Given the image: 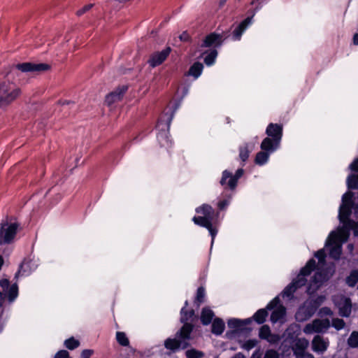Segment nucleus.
<instances>
[{
	"label": "nucleus",
	"mask_w": 358,
	"mask_h": 358,
	"mask_svg": "<svg viewBox=\"0 0 358 358\" xmlns=\"http://www.w3.org/2000/svg\"><path fill=\"white\" fill-rule=\"evenodd\" d=\"M34 263L29 261H24L20 266L18 271L16 273L15 278H17L19 276H27L29 275L32 271L36 268Z\"/></svg>",
	"instance_id": "19"
},
{
	"label": "nucleus",
	"mask_w": 358,
	"mask_h": 358,
	"mask_svg": "<svg viewBox=\"0 0 358 358\" xmlns=\"http://www.w3.org/2000/svg\"><path fill=\"white\" fill-rule=\"evenodd\" d=\"M348 344L351 348H357L358 347V332L357 331H353L348 340Z\"/></svg>",
	"instance_id": "36"
},
{
	"label": "nucleus",
	"mask_w": 358,
	"mask_h": 358,
	"mask_svg": "<svg viewBox=\"0 0 358 358\" xmlns=\"http://www.w3.org/2000/svg\"><path fill=\"white\" fill-rule=\"evenodd\" d=\"M353 43L355 45H358V34H355L353 37Z\"/></svg>",
	"instance_id": "53"
},
{
	"label": "nucleus",
	"mask_w": 358,
	"mask_h": 358,
	"mask_svg": "<svg viewBox=\"0 0 358 358\" xmlns=\"http://www.w3.org/2000/svg\"><path fill=\"white\" fill-rule=\"evenodd\" d=\"M349 234L346 230L332 231L325 243V247L329 250V257L338 259L342 252V245L348 241Z\"/></svg>",
	"instance_id": "2"
},
{
	"label": "nucleus",
	"mask_w": 358,
	"mask_h": 358,
	"mask_svg": "<svg viewBox=\"0 0 358 358\" xmlns=\"http://www.w3.org/2000/svg\"><path fill=\"white\" fill-rule=\"evenodd\" d=\"M92 4H87V5H85V6H83L81 9L78 10L77 11V15H81L83 14H84L85 12L88 11L90 9L92 8Z\"/></svg>",
	"instance_id": "45"
},
{
	"label": "nucleus",
	"mask_w": 358,
	"mask_h": 358,
	"mask_svg": "<svg viewBox=\"0 0 358 358\" xmlns=\"http://www.w3.org/2000/svg\"><path fill=\"white\" fill-rule=\"evenodd\" d=\"M264 358H279V354L275 350H268L265 352Z\"/></svg>",
	"instance_id": "44"
},
{
	"label": "nucleus",
	"mask_w": 358,
	"mask_h": 358,
	"mask_svg": "<svg viewBox=\"0 0 358 358\" xmlns=\"http://www.w3.org/2000/svg\"><path fill=\"white\" fill-rule=\"evenodd\" d=\"M15 69L23 73H40L50 69V66L45 63L24 62L17 64Z\"/></svg>",
	"instance_id": "12"
},
{
	"label": "nucleus",
	"mask_w": 358,
	"mask_h": 358,
	"mask_svg": "<svg viewBox=\"0 0 358 358\" xmlns=\"http://www.w3.org/2000/svg\"><path fill=\"white\" fill-rule=\"evenodd\" d=\"M225 324L220 318H215L212 324V333L215 335H220L223 333Z\"/></svg>",
	"instance_id": "24"
},
{
	"label": "nucleus",
	"mask_w": 358,
	"mask_h": 358,
	"mask_svg": "<svg viewBox=\"0 0 358 358\" xmlns=\"http://www.w3.org/2000/svg\"><path fill=\"white\" fill-rule=\"evenodd\" d=\"M348 249H349L350 251H352L353 250L354 246H353L352 244H349L348 245Z\"/></svg>",
	"instance_id": "55"
},
{
	"label": "nucleus",
	"mask_w": 358,
	"mask_h": 358,
	"mask_svg": "<svg viewBox=\"0 0 358 358\" xmlns=\"http://www.w3.org/2000/svg\"><path fill=\"white\" fill-rule=\"evenodd\" d=\"M266 309L273 310L271 315V321L273 323L285 322L286 308L280 304L279 296L275 297L267 306Z\"/></svg>",
	"instance_id": "10"
},
{
	"label": "nucleus",
	"mask_w": 358,
	"mask_h": 358,
	"mask_svg": "<svg viewBox=\"0 0 358 358\" xmlns=\"http://www.w3.org/2000/svg\"><path fill=\"white\" fill-rule=\"evenodd\" d=\"M116 339L118 343L122 346H128L129 344V339L124 332L117 331L116 334Z\"/></svg>",
	"instance_id": "34"
},
{
	"label": "nucleus",
	"mask_w": 358,
	"mask_h": 358,
	"mask_svg": "<svg viewBox=\"0 0 358 358\" xmlns=\"http://www.w3.org/2000/svg\"><path fill=\"white\" fill-rule=\"evenodd\" d=\"M206 297V291L203 287H200L197 289L196 295L195 297L194 303L197 306H199L201 303L204 302Z\"/></svg>",
	"instance_id": "30"
},
{
	"label": "nucleus",
	"mask_w": 358,
	"mask_h": 358,
	"mask_svg": "<svg viewBox=\"0 0 358 358\" xmlns=\"http://www.w3.org/2000/svg\"><path fill=\"white\" fill-rule=\"evenodd\" d=\"M262 357V352L260 349L256 350L252 355L250 358H261Z\"/></svg>",
	"instance_id": "51"
},
{
	"label": "nucleus",
	"mask_w": 358,
	"mask_h": 358,
	"mask_svg": "<svg viewBox=\"0 0 358 358\" xmlns=\"http://www.w3.org/2000/svg\"><path fill=\"white\" fill-rule=\"evenodd\" d=\"M243 170L239 169L236 171L234 176H232L228 171H224L222 173V177L220 180L222 185L227 184L228 187L233 189L236 187L238 180L243 176Z\"/></svg>",
	"instance_id": "13"
},
{
	"label": "nucleus",
	"mask_w": 358,
	"mask_h": 358,
	"mask_svg": "<svg viewBox=\"0 0 358 358\" xmlns=\"http://www.w3.org/2000/svg\"><path fill=\"white\" fill-rule=\"evenodd\" d=\"M267 315H268V313L265 309H260L255 313L253 317H254V320L258 324H262L265 322Z\"/></svg>",
	"instance_id": "31"
},
{
	"label": "nucleus",
	"mask_w": 358,
	"mask_h": 358,
	"mask_svg": "<svg viewBox=\"0 0 358 358\" xmlns=\"http://www.w3.org/2000/svg\"><path fill=\"white\" fill-rule=\"evenodd\" d=\"M272 152L268 150H263L259 152L255 157V163L259 165H264L266 164L269 158V155Z\"/></svg>",
	"instance_id": "26"
},
{
	"label": "nucleus",
	"mask_w": 358,
	"mask_h": 358,
	"mask_svg": "<svg viewBox=\"0 0 358 358\" xmlns=\"http://www.w3.org/2000/svg\"><path fill=\"white\" fill-rule=\"evenodd\" d=\"M0 307L8 301L13 302L18 296V286L16 283L10 284L8 279L3 278L0 280Z\"/></svg>",
	"instance_id": "7"
},
{
	"label": "nucleus",
	"mask_w": 358,
	"mask_h": 358,
	"mask_svg": "<svg viewBox=\"0 0 358 358\" xmlns=\"http://www.w3.org/2000/svg\"><path fill=\"white\" fill-rule=\"evenodd\" d=\"M342 301L338 304L339 314L343 317H348L351 313V301L348 298H344Z\"/></svg>",
	"instance_id": "22"
},
{
	"label": "nucleus",
	"mask_w": 358,
	"mask_h": 358,
	"mask_svg": "<svg viewBox=\"0 0 358 358\" xmlns=\"http://www.w3.org/2000/svg\"><path fill=\"white\" fill-rule=\"evenodd\" d=\"M21 89L15 83L3 81L0 83V108H6L21 94Z\"/></svg>",
	"instance_id": "6"
},
{
	"label": "nucleus",
	"mask_w": 358,
	"mask_h": 358,
	"mask_svg": "<svg viewBox=\"0 0 358 358\" xmlns=\"http://www.w3.org/2000/svg\"><path fill=\"white\" fill-rule=\"evenodd\" d=\"M320 301H306L297 310L295 317L299 322H303L309 319L315 312L318 306L324 301V297H319Z\"/></svg>",
	"instance_id": "9"
},
{
	"label": "nucleus",
	"mask_w": 358,
	"mask_h": 358,
	"mask_svg": "<svg viewBox=\"0 0 358 358\" xmlns=\"http://www.w3.org/2000/svg\"><path fill=\"white\" fill-rule=\"evenodd\" d=\"M315 257L318 259L317 270L311 278L307 287L308 294L315 292L328 278L326 273H324L321 268L325 264L326 254L324 249L319 250L315 253Z\"/></svg>",
	"instance_id": "5"
},
{
	"label": "nucleus",
	"mask_w": 358,
	"mask_h": 358,
	"mask_svg": "<svg viewBox=\"0 0 358 358\" xmlns=\"http://www.w3.org/2000/svg\"><path fill=\"white\" fill-rule=\"evenodd\" d=\"M158 141L163 146L171 145V141L168 138L166 133H161L157 136Z\"/></svg>",
	"instance_id": "38"
},
{
	"label": "nucleus",
	"mask_w": 358,
	"mask_h": 358,
	"mask_svg": "<svg viewBox=\"0 0 358 358\" xmlns=\"http://www.w3.org/2000/svg\"><path fill=\"white\" fill-rule=\"evenodd\" d=\"M239 157L241 159L245 162L249 157V150L247 145L241 147L239 149Z\"/></svg>",
	"instance_id": "40"
},
{
	"label": "nucleus",
	"mask_w": 358,
	"mask_h": 358,
	"mask_svg": "<svg viewBox=\"0 0 358 358\" xmlns=\"http://www.w3.org/2000/svg\"><path fill=\"white\" fill-rule=\"evenodd\" d=\"M68 358H71V357H69V355L68 356Z\"/></svg>",
	"instance_id": "56"
},
{
	"label": "nucleus",
	"mask_w": 358,
	"mask_h": 358,
	"mask_svg": "<svg viewBox=\"0 0 358 358\" xmlns=\"http://www.w3.org/2000/svg\"><path fill=\"white\" fill-rule=\"evenodd\" d=\"M214 316L215 315L212 310L208 307L203 308L201 311V321L203 324L208 325L212 322Z\"/></svg>",
	"instance_id": "23"
},
{
	"label": "nucleus",
	"mask_w": 358,
	"mask_h": 358,
	"mask_svg": "<svg viewBox=\"0 0 358 358\" xmlns=\"http://www.w3.org/2000/svg\"><path fill=\"white\" fill-rule=\"evenodd\" d=\"M309 346V342L307 339L304 338H299L296 340L293 347L292 350L294 352V355L296 357H299L303 352H306V350Z\"/></svg>",
	"instance_id": "20"
},
{
	"label": "nucleus",
	"mask_w": 358,
	"mask_h": 358,
	"mask_svg": "<svg viewBox=\"0 0 358 358\" xmlns=\"http://www.w3.org/2000/svg\"><path fill=\"white\" fill-rule=\"evenodd\" d=\"M320 313L321 315H331L332 311L331 310V309L329 308L324 307L320 309Z\"/></svg>",
	"instance_id": "49"
},
{
	"label": "nucleus",
	"mask_w": 358,
	"mask_h": 358,
	"mask_svg": "<svg viewBox=\"0 0 358 358\" xmlns=\"http://www.w3.org/2000/svg\"><path fill=\"white\" fill-rule=\"evenodd\" d=\"M222 43V36L220 34L212 33L205 38L201 46L216 48L220 46Z\"/></svg>",
	"instance_id": "18"
},
{
	"label": "nucleus",
	"mask_w": 358,
	"mask_h": 358,
	"mask_svg": "<svg viewBox=\"0 0 358 358\" xmlns=\"http://www.w3.org/2000/svg\"><path fill=\"white\" fill-rule=\"evenodd\" d=\"M332 326L337 330L342 329L345 327V322L342 319H333Z\"/></svg>",
	"instance_id": "43"
},
{
	"label": "nucleus",
	"mask_w": 358,
	"mask_h": 358,
	"mask_svg": "<svg viewBox=\"0 0 358 358\" xmlns=\"http://www.w3.org/2000/svg\"><path fill=\"white\" fill-rule=\"evenodd\" d=\"M20 224L17 222H5L0 227V245L12 243L16 236Z\"/></svg>",
	"instance_id": "8"
},
{
	"label": "nucleus",
	"mask_w": 358,
	"mask_h": 358,
	"mask_svg": "<svg viewBox=\"0 0 358 358\" xmlns=\"http://www.w3.org/2000/svg\"><path fill=\"white\" fill-rule=\"evenodd\" d=\"M217 56L216 50H212L204 58V62L207 66L212 65Z\"/></svg>",
	"instance_id": "35"
},
{
	"label": "nucleus",
	"mask_w": 358,
	"mask_h": 358,
	"mask_svg": "<svg viewBox=\"0 0 358 358\" xmlns=\"http://www.w3.org/2000/svg\"><path fill=\"white\" fill-rule=\"evenodd\" d=\"M203 66L201 63L196 62L189 69L188 75L193 76L194 78H197L201 74Z\"/></svg>",
	"instance_id": "27"
},
{
	"label": "nucleus",
	"mask_w": 358,
	"mask_h": 358,
	"mask_svg": "<svg viewBox=\"0 0 358 358\" xmlns=\"http://www.w3.org/2000/svg\"><path fill=\"white\" fill-rule=\"evenodd\" d=\"M259 337L271 344L277 343L280 341V336L278 334H272L270 327L266 324L259 329Z\"/></svg>",
	"instance_id": "15"
},
{
	"label": "nucleus",
	"mask_w": 358,
	"mask_h": 358,
	"mask_svg": "<svg viewBox=\"0 0 358 358\" xmlns=\"http://www.w3.org/2000/svg\"><path fill=\"white\" fill-rule=\"evenodd\" d=\"M350 169L353 171H358V158L355 159L350 165Z\"/></svg>",
	"instance_id": "50"
},
{
	"label": "nucleus",
	"mask_w": 358,
	"mask_h": 358,
	"mask_svg": "<svg viewBox=\"0 0 358 358\" xmlns=\"http://www.w3.org/2000/svg\"><path fill=\"white\" fill-rule=\"evenodd\" d=\"M268 137L261 143L262 150L274 152L280 145L282 136V127L278 124L270 123L266 130Z\"/></svg>",
	"instance_id": "4"
},
{
	"label": "nucleus",
	"mask_w": 358,
	"mask_h": 358,
	"mask_svg": "<svg viewBox=\"0 0 358 358\" xmlns=\"http://www.w3.org/2000/svg\"><path fill=\"white\" fill-rule=\"evenodd\" d=\"M127 90V87L122 86L108 94L106 97V103L107 105L110 106L113 103L120 101Z\"/></svg>",
	"instance_id": "17"
},
{
	"label": "nucleus",
	"mask_w": 358,
	"mask_h": 358,
	"mask_svg": "<svg viewBox=\"0 0 358 358\" xmlns=\"http://www.w3.org/2000/svg\"><path fill=\"white\" fill-rule=\"evenodd\" d=\"M229 328H238L243 325V322L241 320L232 318L227 322Z\"/></svg>",
	"instance_id": "41"
},
{
	"label": "nucleus",
	"mask_w": 358,
	"mask_h": 358,
	"mask_svg": "<svg viewBox=\"0 0 358 358\" xmlns=\"http://www.w3.org/2000/svg\"><path fill=\"white\" fill-rule=\"evenodd\" d=\"M257 344V341L255 339H250L246 341L243 345L242 348L245 350H250L253 348H255Z\"/></svg>",
	"instance_id": "39"
},
{
	"label": "nucleus",
	"mask_w": 358,
	"mask_h": 358,
	"mask_svg": "<svg viewBox=\"0 0 358 358\" xmlns=\"http://www.w3.org/2000/svg\"><path fill=\"white\" fill-rule=\"evenodd\" d=\"M358 282V271L354 270L351 271L349 276L346 278V283L350 286L354 287Z\"/></svg>",
	"instance_id": "32"
},
{
	"label": "nucleus",
	"mask_w": 358,
	"mask_h": 358,
	"mask_svg": "<svg viewBox=\"0 0 358 358\" xmlns=\"http://www.w3.org/2000/svg\"><path fill=\"white\" fill-rule=\"evenodd\" d=\"M197 213L202 214L203 216H194L192 219L194 224L206 228L212 237L213 242L217 231L213 227L212 222L214 217L213 208L208 204H203L196 209Z\"/></svg>",
	"instance_id": "3"
},
{
	"label": "nucleus",
	"mask_w": 358,
	"mask_h": 358,
	"mask_svg": "<svg viewBox=\"0 0 358 358\" xmlns=\"http://www.w3.org/2000/svg\"><path fill=\"white\" fill-rule=\"evenodd\" d=\"M330 326L329 320L327 319H316L311 323L307 324L303 328V332L306 334H312L314 333L324 332L329 329Z\"/></svg>",
	"instance_id": "11"
},
{
	"label": "nucleus",
	"mask_w": 358,
	"mask_h": 358,
	"mask_svg": "<svg viewBox=\"0 0 358 358\" xmlns=\"http://www.w3.org/2000/svg\"><path fill=\"white\" fill-rule=\"evenodd\" d=\"M347 185L349 189H356L358 188V176L351 174L348 177Z\"/></svg>",
	"instance_id": "33"
},
{
	"label": "nucleus",
	"mask_w": 358,
	"mask_h": 358,
	"mask_svg": "<svg viewBox=\"0 0 358 358\" xmlns=\"http://www.w3.org/2000/svg\"><path fill=\"white\" fill-rule=\"evenodd\" d=\"M229 201L227 199H224L219 201L217 206L220 210H223L229 205Z\"/></svg>",
	"instance_id": "48"
},
{
	"label": "nucleus",
	"mask_w": 358,
	"mask_h": 358,
	"mask_svg": "<svg viewBox=\"0 0 358 358\" xmlns=\"http://www.w3.org/2000/svg\"><path fill=\"white\" fill-rule=\"evenodd\" d=\"M315 268V261L313 259H310L306 266L301 269L296 278L284 289L281 294L282 298L290 299L298 288L305 285L307 282L306 277H308Z\"/></svg>",
	"instance_id": "1"
},
{
	"label": "nucleus",
	"mask_w": 358,
	"mask_h": 358,
	"mask_svg": "<svg viewBox=\"0 0 358 358\" xmlns=\"http://www.w3.org/2000/svg\"><path fill=\"white\" fill-rule=\"evenodd\" d=\"M180 341L176 338H168L165 341L164 345L166 348L175 351L180 348Z\"/></svg>",
	"instance_id": "29"
},
{
	"label": "nucleus",
	"mask_w": 358,
	"mask_h": 358,
	"mask_svg": "<svg viewBox=\"0 0 358 358\" xmlns=\"http://www.w3.org/2000/svg\"><path fill=\"white\" fill-rule=\"evenodd\" d=\"M184 325L181 328L180 332H179V336L183 339L186 340L189 338L190 333L192 332L193 329V326L188 323V322H183Z\"/></svg>",
	"instance_id": "28"
},
{
	"label": "nucleus",
	"mask_w": 358,
	"mask_h": 358,
	"mask_svg": "<svg viewBox=\"0 0 358 358\" xmlns=\"http://www.w3.org/2000/svg\"><path fill=\"white\" fill-rule=\"evenodd\" d=\"M93 353L92 350H84L81 353V358H90Z\"/></svg>",
	"instance_id": "47"
},
{
	"label": "nucleus",
	"mask_w": 358,
	"mask_h": 358,
	"mask_svg": "<svg viewBox=\"0 0 358 358\" xmlns=\"http://www.w3.org/2000/svg\"><path fill=\"white\" fill-rule=\"evenodd\" d=\"M80 345V342L74 338H70L65 341L64 345L69 350H74Z\"/></svg>",
	"instance_id": "37"
},
{
	"label": "nucleus",
	"mask_w": 358,
	"mask_h": 358,
	"mask_svg": "<svg viewBox=\"0 0 358 358\" xmlns=\"http://www.w3.org/2000/svg\"><path fill=\"white\" fill-rule=\"evenodd\" d=\"M173 116V114L172 113L171 115V116L169 117L168 124H167L168 127H169V126H170V124H171V122L172 120Z\"/></svg>",
	"instance_id": "54"
},
{
	"label": "nucleus",
	"mask_w": 358,
	"mask_h": 358,
	"mask_svg": "<svg viewBox=\"0 0 358 358\" xmlns=\"http://www.w3.org/2000/svg\"><path fill=\"white\" fill-rule=\"evenodd\" d=\"M252 23V17H248L233 31V38L234 40H240L243 33L247 29L248 25Z\"/></svg>",
	"instance_id": "21"
},
{
	"label": "nucleus",
	"mask_w": 358,
	"mask_h": 358,
	"mask_svg": "<svg viewBox=\"0 0 358 358\" xmlns=\"http://www.w3.org/2000/svg\"><path fill=\"white\" fill-rule=\"evenodd\" d=\"M329 345L328 338L317 335L312 341V350L315 352L323 354L327 350Z\"/></svg>",
	"instance_id": "16"
},
{
	"label": "nucleus",
	"mask_w": 358,
	"mask_h": 358,
	"mask_svg": "<svg viewBox=\"0 0 358 358\" xmlns=\"http://www.w3.org/2000/svg\"><path fill=\"white\" fill-rule=\"evenodd\" d=\"M69 353L64 350L59 351L54 358H68Z\"/></svg>",
	"instance_id": "46"
},
{
	"label": "nucleus",
	"mask_w": 358,
	"mask_h": 358,
	"mask_svg": "<svg viewBox=\"0 0 358 358\" xmlns=\"http://www.w3.org/2000/svg\"><path fill=\"white\" fill-rule=\"evenodd\" d=\"M188 306V301H186L185 302V306L181 309L180 311V320L182 322H188L189 321H192V318L194 316V311L191 310L189 311L185 310V308Z\"/></svg>",
	"instance_id": "25"
},
{
	"label": "nucleus",
	"mask_w": 358,
	"mask_h": 358,
	"mask_svg": "<svg viewBox=\"0 0 358 358\" xmlns=\"http://www.w3.org/2000/svg\"><path fill=\"white\" fill-rule=\"evenodd\" d=\"M186 355L188 358H201L203 353L196 350H189L186 352Z\"/></svg>",
	"instance_id": "42"
},
{
	"label": "nucleus",
	"mask_w": 358,
	"mask_h": 358,
	"mask_svg": "<svg viewBox=\"0 0 358 358\" xmlns=\"http://www.w3.org/2000/svg\"><path fill=\"white\" fill-rule=\"evenodd\" d=\"M296 358H315V357L312 354L304 352H303L302 355H301L299 356V357H296Z\"/></svg>",
	"instance_id": "52"
},
{
	"label": "nucleus",
	"mask_w": 358,
	"mask_h": 358,
	"mask_svg": "<svg viewBox=\"0 0 358 358\" xmlns=\"http://www.w3.org/2000/svg\"><path fill=\"white\" fill-rule=\"evenodd\" d=\"M170 52V48H166L160 52H156L150 55L148 63L151 67L155 68L162 64L169 55Z\"/></svg>",
	"instance_id": "14"
}]
</instances>
